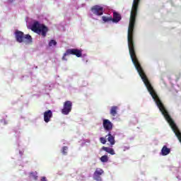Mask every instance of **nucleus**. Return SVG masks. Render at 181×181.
I'll return each mask as SVG.
<instances>
[{
    "label": "nucleus",
    "mask_w": 181,
    "mask_h": 181,
    "mask_svg": "<svg viewBox=\"0 0 181 181\" xmlns=\"http://www.w3.org/2000/svg\"><path fill=\"white\" fill-rule=\"evenodd\" d=\"M141 0H134L132 11L130 13L129 24L127 33L128 44H135L134 42V29L135 28V22L138 15V8Z\"/></svg>",
    "instance_id": "1"
},
{
    "label": "nucleus",
    "mask_w": 181,
    "mask_h": 181,
    "mask_svg": "<svg viewBox=\"0 0 181 181\" xmlns=\"http://www.w3.org/2000/svg\"><path fill=\"white\" fill-rule=\"evenodd\" d=\"M102 19L104 22H112V17L103 16Z\"/></svg>",
    "instance_id": "15"
},
{
    "label": "nucleus",
    "mask_w": 181,
    "mask_h": 181,
    "mask_svg": "<svg viewBox=\"0 0 181 181\" xmlns=\"http://www.w3.org/2000/svg\"><path fill=\"white\" fill-rule=\"evenodd\" d=\"M102 151H105V152H107V153H110V155H115V151H114V148H110V147H102Z\"/></svg>",
    "instance_id": "12"
},
{
    "label": "nucleus",
    "mask_w": 181,
    "mask_h": 181,
    "mask_svg": "<svg viewBox=\"0 0 181 181\" xmlns=\"http://www.w3.org/2000/svg\"><path fill=\"white\" fill-rule=\"evenodd\" d=\"M100 160H101V162H103V163L107 162L108 160V156H107V155L103 156L100 158Z\"/></svg>",
    "instance_id": "19"
},
{
    "label": "nucleus",
    "mask_w": 181,
    "mask_h": 181,
    "mask_svg": "<svg viewBox=\"0 0 181 181\" xmlns=\"http://www.w3.org/2000/svg\"><path fill=\"white\" fill-rule=\"evenodd\" d=\"M99 141L100 144H103V145H105V144H107V139H105V137H100Z\"/></svg>",
    "instance_id": "18"
},
{
    "label": "nucleus",
    "mask_w": 181,
    "mask_h": 181,
    "mask_svg": "<svg viewBox=\"0 0 181 181\" xmlns=\"http://www.w3.org/2000/svg\"><path fill=\"white\" fill-rule=\"evenodd\" d=\"M69 54H73L74 56H76V57H81L83 54H82L81 49H69L64 54V55L62 57V60L67 61V59H66V56H69Z\"/></svg>",
    "instance_id": "4"
},
{
    "label": "nucleus",
    "mask_w": 181,
    "mask_h": 181,
    "mask_svg": "<svg viewBox=\"0 0 181 181\" xmlns=\"http://www.w3.org/2000/svg\"><path fill=\"white\" fill-rule=\"evenodd\" d=\"M16 35V39L18 43H25L26 45H29L32 43V36L30 35L27 34L25 35L23 32L20 31V30H16L15 33Z\"/></svg>",
    "instance_id": "3"
},
{
    "label": "nucleus",
    "mask_w": 181,
    "mask_h": 181,
    "mask_svg": "<svg viewBox=\"0 0 181 181\" xmlns=\"http://www.w3.org/2000/svg\"><path fill=\"white\" fill-rule=\"evenodd\" d=\"M170 153V148H168L166 146H163L161 149V154L163 156H166V155H169Z\"/></svg>",
    "instance_id": "13"
},
{
    "label": "nucleus",
    "mask_w": 181,
    "mask_h": 181,
    "mask_svg": "<svg viewBox=\"0 0 181 181\" xmlns=\"http://www.w3.org/2000/svg\"><path fill=\"white\" fill-rule=\"evenodd\" d=\"M8 1L12 3V2H13V0H8Z\"/></svg>",
    "instance_id": "21"
},
{
    "label": "nucleus",
    "mask_w": 181,
    "mask_h": 181,
    "mask_svg": "<svg viewBox=\"0 0 181 181\" xmlns=\"http://www.w3.org/2000/svg\"><path fill=\"white\" fill-rule=\"evenodd\" d=\"M68 150H69V147H67V146L62 147V154L64 156L67 155Z\"/></svg>",
    "instance_id": "17"
},
{
    "label": "nucleus",
    "mask_w": 181,
    "mask_h": 181,
    "mask_svg": "<svg viewBox=\"0 0 181 181\" xmlns=\"http://www.w3.org/2000/svg\"><path fill=\"white\" fill-rule=\"evenodd\" d=\"M104 175V170L101 168H96L93 173V179L96 181H102L101 175Z\"/></svg>",
    "instance_id": "8"
},
{
    "label": "nucleus",
    "mask_w": 181,
    "mask_h": 181,
    "mask_svg": "<svg viewBox=\"0 0 181 181\" xmlns=\"http://www.w3.org/2000/svg\"><path fill=\"white\" fill-rule=\"evenodd\" d=\"M107 137V141L110 142V145H115V136H114L112 134L111 132H108L107 135H106L105 138Z\"/></svg>",
    "instance_id": "10"
},
{
    "label": "nucleus",
    "mask_w": 181,
    "mask_h": 181,
    "mask_svg": "<svg viewBox=\"0 0 181 181\" xmlns=\"http://www.w3.org/2000/svg\"><path fill=\"white\" fill-rule=\"evenodd\" d=\"M73 107V103L70 100H66L64 103V107L62 110V114L64 115H69L71 112V108Z\"/></svg>",
    "instance_id": "5"
},
{
    "label": "nucleus",
    "mask_w": 181,
    "mask_h": 181,
    "mask_svg": "<svg viewBox=\"0 0 181 181\" xmlns=\"http://www.w3.org/2000/svg\"><path fill=\"white\" fill-rule=\"evenodd\" d=\"M117 110H118V107L117 106H112L110 109V115H112V117H115V115H117Z\"/></svg>",
    "instance_id": "14"
},
{
    "label": "nucleus",
    "mask_w": 181,
    "mask_h": 181,
    "mask_svg": "<svg viewBox=\"0 0 181 181\" xmlns=\"http://www.w3.org/2000/svg\"><path fill=\"white\" fill-rule=\"evenodd\" d=\"M53 117V112L52 110H49L44 112V121L47 124V122H50V119Z\"/></svg>",
    "instance_id": "9"
},
{
    "label": "nucleus",
    "mask_w": 181,
    "mask_h": 181,
    "mask_svg": "<svg viewBox=\"0 0 181 181\" xmlns=\"http://www.w3.org/2000/svg\"><path fill=\"white\" fill-rule=\"evenodd\" d=\"M121 14L118 13L117 12L113 13V18H112V22L113 23H118L119 21H121Z\"/></svg>",
    "instance_id": "11"
},
{
    "label": "nucleus",
    "mask_w": 181,
    "mask_h": 181,
    "mask_svg": "<svg viewBox=\"0 0 181 181\" xmlns=\"http://www.w3.org/2000/svg\"><path fill=\"white\" fill-rule=\"evenodd\" d=\"M56 45H57V42H56V40H51L49 42L48 46L49 47H52V46H56Z\"/></svg>",
    "instance_id": "16"
},
{
    "label": "nucleus",
    "mask_w": 181,
    "mask_h": 181,
    "mask_svg": "<svg viewBox=\"0 0 181 181\" xmlns=\"http://www.w3.org/2000/svg\"><path fill=\"white\" fill-rule=\"evenodd\" d=\"M40 180L41 181H47V179L46 178V177H42Z\"/></svg>",
    "instance_id": "20"
},
{
    "label": "nucleus",
    "mask_w": 181,
    "mask_h": 181,
    "mask_svg": "<svg viewBox=\"0 0 181 181\" xmlns=\"http://www.w3.org/2000/svg\"><path fill=\"white\" fill-rule=\"evenodd\" d=\"M103 126L105 132H111L112 128H114V124L108 119H103Z\"/></svg>",
    "instance_id": "6"
},
{
    "label": "nucleus",
    "mask_w": 181,
    "mask_h": 181,
    "mask_svg": "<svg viewBox=\"0 0 181 181\" xmlns=\"http://www.w3.org/2000/svg\"><path fill=\"white\" fill-rule=\"evenodd\" d=\"M31 30L35 32V33H37V35H42L43 37H46L49 28L45 24H40L36 21L31 26Z\"/></svg>",
    "instance_id": "2"
},
{
    "label": "nucleus",
    "mask_w": 181,
    "mask_h": 181,
    "mask_svg": "<svg viewBox=\"0 0 181 181\" xmlns=\"http://www.w3.org/2000/svg\"><path fill=\"white\" fill-rule=\"evenodd\" d=\"M90 11L94 13V15H97L98 16H101L104 13V7L98 5L93 6Z\"/></svg>",
    "instance_id": "7"
}]
</instances>
